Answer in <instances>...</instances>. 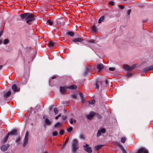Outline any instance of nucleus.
I'll return each instance as SVG.
<instances>
[{
	"label": "nucleus",
	"instance_id": "17",
	"mask_svg": "<svg viewBox=\"0 0 153 153\" xmlns=\"http://www.w3.org/2000/svg\"><path fill=\"white\" fill-rule=\"evenodd\" d=\"M67 36H73L74 35V33L72 31H67L66 33Z\"/></svg>",
	"mask_w": 153,
	"mask_h": 153
},
{
	"label": "nucleus",
	"instance_id": "7",
	"mask_svg": "<svg viewBox=\"0 0 153 153\" xmlns=\"http://www.w3.org/2000/svg\"><path fill=\"white\" fill-rule=\"evenodd\" d=\"M10 146V145L9 144L3 145L1 147V150L2 151H5L7 150L8 148Z\"/></svg>",
	"mask_w": 153,
	"mask_h": 153
},
{
	"label": "nucleus",
	"instance_id": "30",
	"mask_svg": "<svg viewBox=\"0 0 153 153\" xmlns=\"http://www.w3.org/2000/svg\"><path fill=\"white\" fill-rule=\"evenodd\" d=\"M73 129L72 127H70L67 128V131L68 132H71Z\"/></svg>",
	"mask_w": 153,
	"mask_h": 153
},
{
	"label": "nucleus",
	"instance_id": "21",
	"mask_svg": "<svg viewBox=\"0 0 153 153\" xmlns=\"http://www.w3.org/2000/svg\"><path fill=\"white\" fill-rule=\"evenodd\" d=\"M45 122L48 125H49L51 124L52 122L50 121L47 118H46L45 119Z\"/></svg>",
	"mask_w": 153,
	"mask_h": 153
},
{
	"label": "nucleus",
	"instance_id": "37",
	"mask_svg": "<svg viewBox=\"0 0 153 153\" xmlns=\"http://www.w3.org/2000/svg\"><path fill=\"white\" fill-rule=\"evenodd\" d=\"M109 70L110 71H114L115 70V68H114L110 67L109 68Z\"/></svg>",
	"mask_w": 153,
	"mask_h": 153
},
{
	"label": "nucleus",
	"instance_id": "52",
	"mask_svg": "<svg viewBox=\"0 0 153 153\" xmlns=\"http://www.w3.org/2000/svg\"><path fill=\"white\" fill-rule=\"evenodd\" d=\"M69 137H67L66 138V140H65V142H66L67 143L68 142V141H69Z\"/></svg>",
	"mask_w": 153,
	"mask_h": 153
},
{
	"label": "nucleus",
	"instance_id": "28",
	"mask_svg": "<svg viewBox=\"0 0 153 153\" xmlns=\"http://www.w3.org/2000/svg\"><path fill=\"white\" fill-rule=\"evenodd\" d=\"M47 22L51 25H52L53 24V22L50 19L48 20L47 21Z\"/></svg>",
	"mask_w": 153,
	"mask_h": 153
},
{
	"label": "nucleus",
	"instance_id": "43",
	"mask_svg": "<svg viewBox=\"0 0 153 153\" xmlns=\"http://www.w3.org/2000/svg\"><path fill=\"white\" fill-rule=\"evenodd\" d=\"M88 42L89 43H94L95 41L94 40L92 39V40H90L88 41Z\"/></svg>",
	"mask_w": 153,
	"mask_h": 153
},
{
	"label": "nucleus",
	"instance_id": "4",
	"mask_svg": "<svg viewBox=\"0 0 153 153\" xmlns=\"http://www.w3.org/2000/svg\"><path fill=\"white\" fill-rule=\"evenodd\" d=\"M123 68L125 70L130 71L134 69L135 67V65H133L132 66H130L127 64H125L123 65Z\"/></svg>",
	"mask_w": 153,
	"mask_h": 153
},
{
	"label": "nucleus",
	"instance_id": "49",
	"mask_svg": "<svg viewBox=\"0 0 153 153\" xmlns=\"http://www.w3.org/2000/svg\"><path fill=\"white\" fill-rule=\"evenodd\" d=\"M79 94L81 98L84 97V96L81 93H79Z\"/></svg>",
	"mask_w": 153,
	"mask_h": 153
},
{
	"label": "nucleus",
	"instance_id": "58",
	"mask_svg": "<svg viewBox=\"0 0 153 153\" xmlns=\"http://www.w3.org/2000/svg\"><path fill=\"white\" fill-rule=\"evenodd\" d=\"M27 79L26 80H25V82L22 81L23 83V84H25L27 83Z\"/></svg>",
	"mask_w": 153,
	"mask_h": 153
},
{
	"label": "nucleus",
	"instance_id": "18",
	"mask_svg": "<svg viewBox=\"0 0 153 153\" xmlns=\"http://www.w3.org/2000/svg\"><path fill=\"white\" fill-rule=\"evenodd\" d=\"M103 146L102 145H97L95 146L94 149L96 150H98Z\"/></svg>",
	"mask_w": 153,
	"mask_h": 153
},
{
	"label": "nucleus",
	"instance_id": "24",
	"mask_svg": "<svg viewBox=\"0 0 153 153\" xmlns=\"http://www.w3.org/2000/svg\"><path fill=\"white\" fill-rule=\"evenodd\" d=\"M96 27L95 26H93L91 27V31L93 33H95L96 32Z\"/></svg>",
	"mask_w": 153,
	"mask_h": 153
},
{
	"label": "nucleus",
	"instance_id": "61",
	"mask_svg": "<svg viewBox=\"0 0 153 153\" xmlns=\"http://www.w3.org/2000/svg\"><path fill=\"white\" fill-rule=\"evenodd\" d=\"M56 78V76H53V77H52L51 79H55Z\"/></svg>",
	"mask_w": 153,
	"mask_h": 153
},
{
	"label": "nucleus",
	"instance_id": "48",
	"mask_svg": "<svg viewBox=\"0 0 153 153\" xmlns=\"http://www.w3.org/2000/svg\"><path fill=\"white\" fill-rule=\"evenodd\" d=\"M62 119L63 120H65L67 118V117L66 116H62Z\"/></svg>",
	"mask_w": 153,
	"mask_h": 153
},
{
	"label": "nucleus",
	"instance_id": "20",
	"mask_svg": "<svg viewBox=\"0 0 153 153\" xmlns=\"http://www.w3.org/2000/svg\"><path fill=\"white\" fill-rule=\"evenodd\" d=\"M8 137L9 135L7 134V135L3 138V140L1 141V143H6L8 140Z\"/></svg>",
	"mask_w": 153,
	"mask_h": 153
},
{
	"label": "nucleus",
	"instance_id": "60",
	"mask_svg": "<svg viewBox=\"0 0 153 153\" xmlns=\"http://www.w3.org/2000/svg\"><path fill=\"white\" fill-rule=\"evenodd\" d=\"M67 143V142H65L64 143V144H63V145L65 146L66 144V143Z\"/></svg>",
	"mask_w": 153,
	"mask_h": 153
},
{
	"label": "nucleus",
	"instance_id": "9",
	"mask_svg": "<svg viewBox=\"0 0 153 153\" xmlns=\"http://www.w3.org/2000/svg\"><path fill=\"white\" fill-rule=\"evenodd\" d=\"M153 69V65L144 68L142 71L143 72H145L149 71Z\"/></svg>",
	"mask_w": 153,
	"mask_h": 153
},
{
	"label": "nucleus",
	"instance_id": "16",
	"mask_svg": "<svg viewBox=\"0 0 153 153\" xmlns=\"http://www.w3.org/2000/svg\"><path fill=\"white\" fill-rule=\"evenodd\" d=\"M90 70V68L87 66L85 67V71L83 73V75L84 76L86 75L88 73V72Z\"/></svg>",
	"mask_w": 153,
	"mask_h": 153
},
{
	"label": "nucleus",
	"instance_id": "34",
	"mask_svg": "<svg viewBox=\"0 0 153 153\" xmlns=\"http://www.w3.org/2000/svg\"><path fill=\"white\" fill-rule=\"evenodd\" d=\"M71 97L74 99H76L77 98V95L76 94H74L71 95Z\"/></svg>",
	"mask_w": 153,
	"mask_h": 153
},
{
	"label": "nucleus",
	"instance_id": "33",
	"mask_svg": "<svg viewBox=\"0 0 153 153\" xmlns=\"http://www.w3.org/2000/svg\"><path fill=\"white\" fill-rule=\"evenodd\" d=\"M101 133L99 130H98L97 133V137H98L101 136Z\"/></svg>",
	"mask_w": 153,
	"mask_h": 153
},
{
	"label": "nucleus",
	"instance_id": "54",
	"mask_svg": "<svg viewBox=\"0 0 153 153\" xmlns=\"http://www.w3.org/2000/svg\"><path fill=\"white\" fill-rule=\"evenodd\" d=\"M81 100L83 102H85V99H84V98H81Z\"/></svg>",
	"mask_w": 153,
	"mask_h": 153
},
{
	"label": "nucleus",
	"instance_id": "42",
	"mask_svg": "<svg viewBox=\"0 0 153 153\" xmlns=\"http://www.w3.org/2000/svg\"><path fill=\"white\" fill-rule=\"evenodd\" d=\"M61 114H58V115L56 116L55 117V119L56 120L59 117H60L61 116Z\"/></svg>",
	"mask_w": 153,
	"mask_h": 153
},
{
	"label": "nucleus",
	"instance_id": "36",
	"mask_svg": "<svg viewBox=\"0 0 153 153\" xmlns=\"http://www.w3.org/2000/svg\"><path fill=\"white\" fill-rule=\"evenodd\" d=\"M58 134V132L56 131H54L53 132L52 135L53 136H56Z\"/></svg>",
	"mask_w": 153,
	"mask_h": 153
},
{
	"label": "nucleus",
	"instance_id": "13",
	"mask_svg": "<svg viewBox=\"0 0 153 153\" xmlns=\"http://www.w3.org/2000/svg\"><path fill=\"white\" fill-rule=\"evenodd\" d=\"M104 67V65L102 64H98L97 65V68L99 71L101 70Z\"/></svg>",
	"mask_w": 153,
	"mask_h": 153
},
{
	"label": "nucleus",
	"instance_id": "5",
	"mask_svg": "<svg viewBox=\"0 0 153 153\" xmlns=\"http://www.w3.org/2000/svg\"><path fill=\"white\" fill-rule=\"evenodd\" d=\"M137 153H148V152L144 148L141 147L138 150Z\"/></svg>",
	"mask_w": 153,
	"mask_h": 153
},
{
	"label": "nucleus",
	"instance_id": "51",
	"mask_svg": "<svg viewBox=\"0 0 153 153\" xmlns=\"http://www.w3.org/2000/svg\"><path fill=\"white\" fill-rule=\"evenodd\" d=\"M131 74H131L129 73H128L127 74V76L129 77H130L131 76Z\"/></svg>",
	"mask_w": 153,
	"mask_h": 153
},
{
	"label": "nucleus",
	"instance_id": "50",
	"mask_svg": "<svg viewBox=\"0 0 153 153\" xmlns=\"http://www.w3.org/2000/svg\"><path fill=\"white\" fill-rule=\"evenodd\" d=\"M89 103L91 104H94L95 103V100H93L92 101H91Z\"/></svg>",
	"mask_w": 153,
	"mask_h": 153
},
{
	"label": "nucleus",
	"instance_id": "56",
	"mask_svg": "<svg viewBox=\"0 0 153 153\" xmlns=\"http://www.w3.org/2000/svg\"><path fill=\"white\" fill-rule=\"evenodd\" d=\"M52 108H53L52 107V106H50L48 108V109H49V110L50 111L52 110Z\"/></svg>",
	"mask_w": 153,
	"mask_h": 153
},
{
	"label": "nucleus",
	"instance_id": "62",
	"mask_svg": "<svg viewBox=\"0 0 153 153\" xmlns=\"http://www.w3.org/2000/svg\"><path fill=\"white\" fill-rule=\"evenodd\" d=\"M51 106H52V107L53 108V107L54 106V104H53L52 105H51Z\"/></svg>",
	"mask_w": 153,
	"mask_h": 153
},
{
	"label": "nucleus",
	"instance_id": "26",
	"mask_svg": "<svg viewBox=\"0 0 153 153\" xmlns=\"http://www.w3.org/2000/svg\"><path fill=\"white\" fill-rule=\"evenodd\" d=\"M99 130L101 133H105L106 131V130L105 128H102L100 129H99Z\"/></svg>",
	"mask_w": 153,
	"mask_h": 153
},
{
	"label": "nucleus",
	"instance_id": "64",
	"mask_svg": "<svg viewBox=\"0 0 153 153\" xmlns=\"http://www.w3.org/2000/svg\"><path fill=\"white\" fill-rule=\"evenodd\" d=\"M64 146H65L63 145L62 146V149H63L64 148Z\"/></svg>",
	"mask_w": 153,
	"mask_h": 153
},
{
	"label": "nucleus",
	"instance_id": "6",
	"mask_svg": "<svg viewBox=\"0 0 153 153\" xmlns=\"http://www.w3.org/2000/svg\"><path fill=\"white\" fill-rule=\"evenodd\" d=\"M18 132H17V129H14L13 130L10 132H9L8 133V134L9 136V135H17L18 134Z\"/></svg>",
	"mask_w": 153,
	"mask_h": 153
},
{
	"label": "nucleus",
	"instance_id": "1",
	"mask_svg": "<svg viewBox=\"0 0 153 153\" xmlns=\"http://www.w3.org/2000/svg\"><path fill=\"white\" fill-rule=\"evenodd\" d=\"M20 17L22 20L24 19L28 25H31L32 22L36 20L34 15L30 13L21 14L20 15Z\"/></svg>",
	"mask_w": 153,
	"mask_h": 153
},
{
	"label": "nucleus",
	"instance_id": "31",
	"mask_svg": "<svg viewBox=\"0 0 153 153\" xmlns=\"http://www.w3.org/2000/svg\"><path fill=\"white\" fill-rule=\"evenodd\" d=\"M9 40L7 39H5L3 43L4 44H7L9 42Z\"/></svg>",
	"mask_w": 153,
	"mask_h": 153
},
{
	"label": "nucleus",
	"instance_id": "14",
	"mask_svg": "<svg viewBox=\"0 0 153 153\" xmlns=\"http://www.w3.org/2000/svg\"><path fill=\"white\" fill-rule=\"evenodd\" d=\"M95 113L94 112H91L87 116V118L88 119H91L92 117L94 116Z\"/></svg>",
	"mask_w": 153,
	"mask_h": 153
},
{
	"label": "nucleus",
	"instance_id": "41",
	"mask_svg": "<svg viewBox=\"0 0 153 153\" xmlns=\"http://www.w3.org/2000/svg\"><path fill=\"white\" fill-rule=\"evenodd\" d=\"M121 9H123L124 8V6L122 5H119L118 6Z\"/></svg>",
	"mask_w": 153,
	"mask_h": 153
},
{
	"label": "nucleus",
	"instance_id": "3",
	"mask_svg": "<svg viewBox=\"0 0 153 153\" xmlns=\"http://www.w3.org/2000/svg\"><path fill=\"white\" fill-rule=\"evenodd\" d=\"M29 135V132L27 131L26 133V134L24 139L23 142V143L22 146L23 147H25L28 143V136Z\"/></svg>",
	"mask_w": 153,
	"mask_h": 153
},
{
	"label": "nucleus",
	"instance_id": "38",
	"mask_svg": "<svg viewBox=\"0 0 153 153\" xmlns=\"http://www.w3.org/2000/svg\"><path fill=\"white\" fill-rule=\"evenodd\" d=\"M80 138L82 140H84L85 139V137L84 135L82 134H81L79 136Z\"/></svg>",
	"mask_w": 153,
	"mask_h": 153
},
{
	"label": "nucleus",
	"instance_id": "53",
	"mask_svg": "<svg viewBox=\"0 0 153 153\" xmlns=\"http://www.w3.org/2000/svg\"><path fill=\"white\" fill-rule=\"evenodd\" d=\"M73 119L72 118H71L70 119V123L71 124H72L73 123Z\"/></svg>",
	"mask_w": 153,
	"mask_h": 153
},
{
	"label": "nucleus",
	"instance_id": "15",
	"mask_svg": "<svg viewBox=\"0 0 153 153\" xmlns=\"http://www.w3.org/2000/svg\"><path fill=\"white\" fill-rule=\"evenodd\" d=\"M84 150L88 153H91L92 152V149L90 147H86L84 149Z\"/></svg>",
	"mask_w": 153,
	"mask_h": 153
},
{
	"label": "nucleus",
	"instance_id": "47",
	"mask_svg": "<svg viewBox=\"0 0 153 153\" xmlns=\"http://www.w3.org/2000/svg\"><path fill=\"white\" fill-rule=\"evenodd\" d=\"M123 153H127L126 150L124 149V148H123L121 149Z\"/></svg>",
	"mask_w": 153,
	"mask_h": 153
},
{
	"label": "nucleus",
	"instance_id": "44",
	"mask_svg": "<svg viewBox=\"0 0 153 153\" xmlns=\"http://www.w3.org/2000/svg\"><path fill=\"white\" fill-rule=\"evenodd\" d=\"M60 123L59 122H57V123H56L54 125V127H56L58 125H60Z\"/></svg>",
	"mask_w": 153,
	"mask_h": 153
},
{
	"label": "nucleus",
	"instance_id": "27",
	"mask_svg": "<svg viewBox=\"0 0 153 153\" xmlns=\"http://www.w3.org/2000/svg\"><path fill=\"white\" fill-rule=\"evenodd\" d=\"M53 111L55 115H56L58 113V110L57 108H53Z\"/></svg>",
	"mask_w": 153,
	"mask_h": 153
},
{
	"label": "nucleus",
	"instance_id": "55",
	"mask_svg": "<svg viewBox=\"0 0 153 153\" xmlns=\"http://www.w3.org/2000/svg\"><path fill=\"white\" fill-rule=\"evenodd\" d=\"M118 146H119V147L120 148H121V149H122V148H123V147L120 144H119L118 145Z\"/></svg>",
	"mask_w": 153,
	"mask_h": 153
},
{
	"label": "nucleus",
	"instance_id": "59",
	"mask_svg": "<svg viewBox=\"0 0 153 153\" xmlns=\"http://www.w3.org/2000/svg\"><path fill=\"white\" fill-rule=\"evenodd\" d=\"M105 83L106 85H108V81L107 80H106L105 81Z\"/></svg>",
	"mask_w": 153,
	"mask_h": 153
},
{
	"label": "nucleus",
	"instance_id": "8",
	"mask_svg": "<svg viewBox=\"0 0 153 153\" xmlns=\"http://www.w3.org/2000/svg\"><path fill=\"white\" fill-rule=\"evenodd\" d=\"M68 88L67 86H60L59 88L60 92L62 94H65L66 90Z\"/></svg>",
	"mask_w": 153,
	"mask_h": 153
},
{
	"label": "nucleus",
	"instance_id": "32",
	"mask_svg": "<svg viewBox=\"0 0 153 153\" xmlns=\"http://www.w3.org/2000/svg\"><path fill=\"white\" fill-rule=\"evenodd\" d=\"M121 142L124 143L126 141V138L124 137H123L121 138Z\"/></svg>",
	"mask_w": 153,
	"mask_h": 153
},
{
	"label": "nucleus",
	"instance_id": "40",
	"mask_svg": "<svg viewBox=\"0 0 153 153\" xmlns=\"http://www.w3.org/2000/svg\"><path fill=\"white\" fill-rule=\"evenodd\" d=\"M96 117L99 119H100L102 118L101 116L99 114H96Z\"/></svg>",
	"mask_w": 153,
	"mask_h": 153
},
{
	"label": "nucleus",
	"instance_id": "25",
	"mask_svg": "<svg viewBox=\"0 0 153 153\" xmlns=\"http://www.w3.org/2000/svg\"><path fill=\"white\" fill-rule=\"evenodd\" d=\"M21 140V138L19 137L17 138H16V142L18 144H20V141Z\"/></svg>",
	"mask_w": 153,
	"mask_h": 153
},
{
	"label": "nucleus",
	"instance_id": "2",
	"mask_svg": "<svg viewBox=\"0 0 153 153\" xmlns=\"http://www.w3.org/2000/svg\"><path fill=\"white\" fill-rule=\"evenodd\" d=\"M79 146L78 145L77 140L75 139L74 140L72 143L71 150L73 153H75L79 149Z\"/></svg>",
	"mask_w": 153,
	"mask_h": 153
},
{
	"label": "nucleus",
	"instance_id": "11",
	"mask_svg": "<svg viewBox=\"0 0 153 153\" xmlns=\"http://www.w3.org/2000/svg\"><path fill=\"white\" fill-rule=\"evenodd\" d=\"M12 88L14 92H15L16 91L18 92L20 90L17 87L16 85V84H13L12 85Z\"/></svg>",
	"mask_w": 153,
	"mask_h": 153
},
{
	"label": "nucleus",
	"instance_id": "23",
	"mask_svg": "<svg viewBox=\"0 0 153 153\" xmlns=\"http://www.w3.org/2000/svg\"><path fill=\"white\" fill-rule=\"evenodd\" d=\"M102 82L101 81H100L98 82L97 83H96L95 85L96 88L97 89H98L99 86V85L100 84L102 85Z\"/></svg>",
	"mask_w": 153,
	"mask_h": 153
},
{
	"label": "nucleus",
	"instance_id": "29",
	"mask_svg": "<svg viewBox=\"0 0 153 153\" xmlns=\"http://www.w3.org/2000/svg\"><path fill=\"white\" fill-rule=\"evenodd\" d=\"M48 45L50 47H53L54 45V44L53 42L52 41L49 42Z\"/></svg>",
	"mask_w": 153,
	"mask_h": 153
},
{
	"label": "nucleus",
	"instance_id": "57",
	"mask_svg": "<svg viewBox=\"0 0 153 153\" xmlns=\"http://www.w3.org/2000/svg\"><path fill=\"white\" fill-rule=\"evenodd\" d=\"M88 145H89L88 144L86 143L85 144V145L84 146V147H85V148L86 147H88Z\"/></svg>",
	"mask_w": 153,
	"mask_h": 153
},
{
	"label": "nucleus",
	"instance_id": "10",
	"mask_svg": "<svg viewBox=\"0 0 153 153\" xmlns=\"http://www.w3.org/2000/svg\"><path fill=\"white\" fill-rule=\"evenodd\" d=\"M83 39L81 38H77L72 40V41L73 42H82L83 41Z\"/></svg>",
	"mask_w": 153,
	"mask_h": 153
},
{
	"label": "nucleus",
	"instance_id": "46",
	"mask_svg": "<svg viewBox=\"0 0 153 153\" xmlns=\"http://www.w3.org/2000/svg\"><path fill=\"white\" fill-rule=\"evenodd\" d=\"M131 12V9H129V10H128L127 12V14L128 15H129Z\"/></svg>",
	"mask_w": 153,
	"mask_h": 153
},
{
	"label": "nucleus",
	"instance_id": "12",
	"mask_svg": "<svg viewBox=\"0 0 153 153\" xmlns=\"http://www.w3.org/2000/svg\"><path fill=\"white\" fill-rule=\"evenodd\" d=\"M11 94V92L10 91H9L7 92L4 93V99H7L10 95Z\"/></svg>",
	"mask_w": 153,
	"mask_h": 153
},
{
	"label": "nucleus",
	"instance_id": "45",
	"mask_svg": "<svg viewBox=\"0 0 153 153\" xmlns=\"http://www.w3.org/2000/svg\"><path fill=\"white\" fill-rule=\"evenodd\" d=\"M112 6H113L114 4V2L113 1H111L109 3Z\"/></svg>",
	"mask_w": 153,
	"mask_h": 153
},
{
	"label": "nucleus",
	"instance_id": "63",
	"mask_svg": "<svg viewBox=\"0 0 153 153\" xmlns=\"http://www.w3.org/2000/svg\"><path fill=\"white\" fill-rule=\"evenodd\" d=\"M2 65H0V70L2 68Z\"/></svg>",
	"mask_w": 153,
	"mask_h": 153
},
{
	"label": "nucleus",
	"instance_id": "39",
	"mask_svg": "<svg viewBox=\"0 0 153 153\" xmlns=\"http://www.w3.org/2000/svg\"><path fill=\"white\" fill-rule=\"evenodd\" d=\"M60 134L62 135H63L64 133V131L63 130H60L59 131Z\"/></svg>",
	"mask_w": 153,
	"mask_h": 153
},
{
	"label": "nucleus",
	"instance_id": "22",
	"mask_svg": "<svg viewBox=\"0 0 153 153\" xmlns=\"http://www.w3.org/2000/svg\"><path fill=\"white\" fill-rule=\"evenodd\" d=\"M104 16H102L98 20V23H101L102 22H103L104 20Z\"/></svg>",
	"mask_w": 153,
	"mask_h": 153
},
{
	"label": "nucleus",
	"instance_id": "35",
	"mask_svg": "<svg viewBox=\"0 0 153 153\" xmlns=\"http://www.w3.org/2000/svg\"><path fill=\"white\" fill-rule=\"evenodd\" d=\"M3 33V30H1L0 31V38L1 36L2 35ZM2 43V41L1 40H0V44H1Z\"/></svg>",
	"mask_w": 153,
	"mask_h": 153
},
{
	"label": "nucleus",
	"instance_id": "19",
	"mask_svg": "<svg viewBox=\"0 0 153 153\" xmlns=\"http://www.w3.org/2000/svg\"><path fill=\"white\" fill-rule=\"evenodd\" d=\"M68 88L71 89H75L77 88V86L74 85H73L68 87Z\"/></svg>",
	"mask_w": 153,
	"mask_h": 153
}]
</instances>
